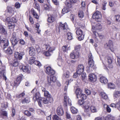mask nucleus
<instances>
[{"label": "nucleus", "instance_id": "obj_1", "mask_svg": "<svg viewBox=\"0 0 120 120\" xmlns=\"http://www.w3.org/2000/svg\"><path fill=\"white\" fill-rule=\"evenodd\" d=\"M60 29L65 32H67V30H69V29L67 23L65 22L63 24L61 22H59L58 24V25L56 26V32L59 33L60 32Z\"/></svg>", "mask_w": 120, "mask_h": 120}, {"label": "nucleus", "instance_id": "obj_2", "mask_svg": "<svg viewBox=\"0 0 120 120\" xmlns=\"http://www.w3.org/2000/svg\"><path fill=\"white\" fill-rule=\"evenodd\" d=\"M6 74L5 66L4 65H1L0 68V77L2 78V77L3 79L5 80H7V78L5 75Z\"/></svg>", "mask_w": 120, "mask_h": 120}, {"label": "nucleus", "instance_id": "obj_3", "mask_svg": "<svg viewBox=\"0 0 120 120\" xmlns=\"http://www.w3.org/2000/svg\"><path fill=\"white\" fill-rule=\"evenodd\" d=\"M101 15L99 12L97 11L92 16V18L95 19L98 22L100 21L101 18Z\"/></svg>", "mask_w": 120, "mask_h": 120}, {"label": "nucleus", "instance_id": "obj_4", "mask_svg": "<svg viewBox=\"0 0 120 120\" xmlns=\"http://www.w3.org/2000/svg\"><path fill=\"white\" fill-rule=\"evenodd\" d=\"M80 55V53L73 51L70 54L71 58L72 59H76L78 58Z\"/></svg>", "mask_w": 120, "mask_h": 120}, {"label": "nucleus", "instance_id": "obj_5", "mask_svg": "<svg viewBox=\"0 0 120 120\" xmlns=\"http://www.w3.org/2000/svg\"><path fill=\"white\" fill-rule=\"evenodd\" d=\"M80 55V53L73 51L70 54L71 58L72 59H76L78 58Z\"/></svg>", "mask_w": 120, "mask_h": 120}, {"label": "nucleus", "instance_id": "obj_6", "mask_svg": "<svg viewBox=\"0 0 120 120\" xmlns=\"http://www.w3.org/2000/svg\"><path fill=\"white\" fill-rule=\"evenodd\" d=\"M88 64L90 67H92L94 65V61L93 60V57L91 53L88 54Z\"/></svg>", "mask_w": 120, "mask_h": 120}, {"label": "nucleus", "instance_id": "obj_7", "mask_svg": "<svg viewBox=\"0 0 120 120\" xmlns=\"http://www.w3.org/2000/svg\"><path fill=\"white\" fill-rule=\"evenodd\" d=\"M47 16V21L49 22L50 23H52L55 21L56 17V15L54 14H48Z\"/></svg>", "mask_w": 120, "mask_h": 120}, {"label": "nucleus", "instance_id": "obj_8", "mask_svg": "<svg viewBox=\"0 0 120 120\" xmlns=\"http://www.w3.org/2000/svg\"><path fill=\"white\" fill-rule=\"evenodd\" d=\"M105 48H109L110 49L112 52H113L114 49L113 48L112 42V41H109L108 43H106L105 45Z\"/></svg>", "mask_w": 120, "mask_h": 120}, {"label": "nucleus", "instance_id": "obj_9", "mask_svg": "<svg viewBox=\"0 0 120 120\" xmlns=\"http://www.w3.org/2000/svg\"><path fill=\"white\" fill-rule=\"evenodd\" d=\"M64 106L65 107L67 106V104L70 106L71 105V99L67 97L66 96L64 97Z\"/></svg>", "mask_w": 120, "mask_h": 120}, {"label": "nucleus", "instance_id": "obj_10", "mask_svg": "<svg viewBox=\"0 0 120 120\" xmlns=\"http://www.w3.org/2000/svg\"><path fill=\"white\" fill-rule=\"evenodd\" d=\"M57 79L56 77L52 75L50 76L49 77L47 76V80L49 85H51V83L52 82H55L56 81Z\"/></svg>", "mask_w": 120, "mask_h": 120}, {"label": "nucleus", "instance_id": "obj_11", "mask_svg": "<svg viewBox=\"0 0 120 120\" xmlns=\"http://www.w3.org/2000/svg\"><path fill=\"white\" fill-rule=\"evenodd\" d=\"M45 72L48 75H53L55 74V72L50 67H48L46 68Z\"/></svg>", "mask_w": 120, "mask_h": 120}, {"label": "nucleus", "instance_id": "obj_12", "mask_svg": "<svg viewBox=\"0 0 120 120\" xmlns=\"http://www.w3.org/2000/svg\"><path fill=\"white\" fill-rule=\"evenodd\" d=\"M89 79L91 82L95 81L97 80L96 76L92 73H90L89 75Z\"/></svg>", "mask_w": 120, "mask_h": 120}, {"label": "nucleus", "instance_id": "obj_13", "mask_svg": "<svg viewBox=\"0 0 120 120\" xmlns=\"http://www.w3.org/2000/svg\"><path fill=\"white\" fill-rule=\"evenodd\" d=\"M84 70V67L82 65H78L77 69V72L79 74H81Z\"/></svg>", "mask_w": 120, "mask_h": 120}, {"label": "nucleus", "instance_id": "obj_14", "mask_svg": "<svg viewBox=\"0 0 120 120\" xmlns=\"http://www.w3.org/2000/svg\"><path fill=\"white\" fill-rule=\"evenodd\" d=\"M56 112L59 116H61L63 115L64 111L62 108L61 106H59L57 108Z\"/></svg>", "mask_w": 120, "mask_h": 120}, {"label": "nucleus", "instance_id": "obj_15", "mask_svg": "<svg viewBox=\"0 0 120 120\" xmlns=\"http://www.w3.org/2000/svg\"><path fill=\"white\" fill-rule=\"evenodd\" d=\"M21 70L23 72L29 73L30 72V69L28 66H23L21 68Z\"/></svg>", "mask_w": 120, "mask_h": 120}, {"label": "nucleus", "instance_id": "obj_16", "mask_svg": "<svg viewBox=\"0 0 120 120\" xmlns=\"http://www.w3.org/2000/svg\"><path fill=\"white\" fill-rule=\"evenodd\" d=\"M24 54V53L23 52H21L19 53H18L17 52H15L14 56L20 60L22 58V56Z\"/></svg>", "mask_w": 120, "mask_h": 120}, {"label": "nucleus", "instance_id": "obj_17", "mask_svg": "<svg viewBox=\"0 0 120 120\" xmlns=\"http://www.w3.org/2000/svg\"><path fill=\"white\" fill-rule=\"evenodd\" d=\"M44 100L43 103L47 104L52 102L53 100L52 98H44Z\"/></svg>", "mask_w": 120, "mask_h": 120}, {"label": "nucleus", "instance_id": "obj_18", "mask_svg": "<svg viewBox=\"0 0 120 120\" xmlns=\"http://www.w3.org/2000/svg\"><path fill=\"white\" fill-rule=\"evenodd\" d=\"M19 39L18 38H11V41L12 44L14 46L16 45L18 42L19 41Z\"/></svg>", "mask_w": 120, "mask_h": 120}, {"label": "nucleus", "instance_id": "obj_19", "mask_svg": "<svg viewBox=\"0 0 120 120\" xmlns=\"http://www.w3.org/2000/svg\"><path fill=\"white\" fill-rule=\"evenodd\" d=\"M29 55L31 56L35 55L36 53V51L35 49L33 47L29 48Z\"/></svg>", "mask_w": 120, "mask_h": 120}, {"label": "nucleus", "instance_id": "obj_20", "mask_svg": "<svg viewBox=\"0 0 120 120\" xmlns=\"http://www.w3.org/2000/svg\"><path fill=\"white\" fill-rule=\"evenodd\" d=\"M92 31L93 32V34L94 35V37L95 39V40H96L97 39L96 38L98 36L100 38H103V36L100 34H99L98 33L96 32L94 30V29H93V27H92Z\"/></svg>", "mask_w": 120, "mask_h": 120}, {"label": "nucleus", "instance_id": "obj_21", "mask_svg": "<svg viewBox=\"0 0 120 120\" xmlns=\"http://www.w3.org/2000/svg\"><path fill=\"white\" fill-rule=\"evenodd\" d=\"M100 82L104 84L107 83L108 82V80L107 78L104 76H101L100 78Z\"/></svg>", "mask_w": 120, "mask_h": 120}, {"label": "nucleus", "instance_id": "obj_22", "mask_svg": "<svg viewBox=\"0 0 120 120\" xmlns=\"http://www.w3.org/2000/svg\"><path fill=\"white\" fill-rule=\"evenodd\" d=\"M40 94L38 92H36L35 93V94L33 98V99L34 101H36L39 98H40Z\"/></svg>", "mask_w": 120, "mask_h": 120}, {"label": "nucleus", "instance_id": "obj_23", "mask_svg": "<svg viewBox=\"0 0 120 120\" xmlns=\"http://www.w3.org/2000/svg\"><path fill=\"white\" fill-rule=\"evenodd\" d=\"M113 97L114 99H117L120 97V91H115L113 94Z\"/></svg>", "mask_w": 120, "mask_h": 120}, {"label": "nucleus", "instance_id": "obj_24", "mask_svg": "<svg viewBox=\"0 0 120 120\" xmlns=\"http://www.w3.org/2000/svg\"><path fill=\"white\" fill-rule=\"evenodd\" d=\"M92 27H93V29L96 31V30H101L102 28V26L100 24L98 23L96 25L95 27L93 26Z\"/></svg>", "mask_w": 120, "mask_h": 120}, {"label": "nucleus", "instance_id": "obj_25", "mask_svg": "<svg viewBox=\"0 0 120 120\" xmlns=\"http://www.w3.org/2000/svg\"><path fill=\"white\" fill-rule=\"evenodd\" d=\"M81 90L79 88L77 89L75 91V93L77 98H79V96L81 94Z\"/></svg>", "mask_w": 120, "mask_h": 120}, {"label": "nucleus", "instance_id": "obj_26", "mask_svg": "<svg viewBox=\"0 0 120 120\" xmlns=\"http://www.w3.org/2000/svg\"><path fill=\"white\" fill-rule=\"evenodd\" d=\"M67 38L68 40H71L73 38V34L70 32L68 33L67 34Z\"/></svg>", "mask_w": 120, "mask_h": 120}, {"label": "nucleus", "instance_id": "obj_27", "mask_svg": "<svg viewBox=\"0 0 120 120\" xmlns=\"http://www.w3.org/2000/svg\"><path fill=\"white\" fill-rule=\"evenodd\" d=\"M30 101V100L29 98L26 97L22 99L21 101V103L23 104L25 103H28Z\"/></svg>", "mask_w": 120, "mask_h": 120}, {"label": "nucleus", "instance_id": "obj_28", "mask_svg": "<svg viewBox=\"0 0 120 120\" xmlns=\"http://www.w3.org/2000/svg\"><path fill=\"white\" fill-rule=\"evenodd\" d=\"M114 117L112 115H109L106 117L105 120H114Z\"/></svg>", "mask_w": 120, "mask_h": 120}, {"label": "nucleus", "instance_id": "obj_29", "mask_svg": "<svg viewBox=\"0 0 120 120\" xmlns=\"http://www.w3.org/2000/svg\"><path fill=\"white\" fill-rule=\"evenodd\" d=\"M81 46L80 45L75 46L74 47V50L73 51L80 53L79 51L81 48Z\"/></svg>", "mask_w": 120, "mask_h": 120}, {"label": "nucleus", "instance_id": "obj_30", "mask_svg": "<svg viewBox=\"0 0 120 120\" xmlns=\"http://www.w3.org/2000/svg\"><path fill=\"white\" fill-rule=\"evenodd\" d=\"M7 9L8 12L11 14V15H13L14 13V11L12 8L10 7H7Z\"/></svg>", "mask_w": 120, "mask_h": 120}, {"label": "nucleus", "instance_id": "obj_31", "mask_svg": "<svg viewBox=\"0 0 120 120\" xmlns=\"http://www.w3.org/2000/svg\"><path fill=\"white\" fill-rule=\"evenodd\" d=\"M20 83L19 82H18L16 80L14 82L11 83L10 85L11 86H17Z\"/></svg>", "mask_w": 120, "mask_h": 120}, {"label": "nucleus", "instance_id": "obj_32", "mask_svg": "<svg viewBox=\"0 0 120 120\" xmlns=\"http://www.w3.org/2000/svg\"><path fill=\"white\" fill-rule=\"evenodd\" d=\"M44 101V98H41L37 100L40 107L42 106V103H43Z\"/></svg>", "mask_w": 120, "mask_h": 120}, {"label": "nucleus", "instance_id": "obj_33", "mask_svg": "<svg viewBox=\"0 0 120 120\" xmlns=\"http://www.w3.org/2000/svg\"><path fill=\"white\" fill-rule=\"evenodd\" d=\"M5 52L7 54H11L12 53V50L10 47H9L7 49L5 50Z\"/></svg>", "mask_w": 120, "mask_h": 120}, {"label": "nucleus", "instance_id": "obj_34", "mask_svg": "<svg viewBox=\"0 0 120 120\" xmlns=\"http://www.w3.org/2000/svg\"><path fill=\"white\" fill-rule=\"evenodd\" d=\"M82 31L79 28H78L76 30V33L77 35H82L83 33Z\"/></svg>", "mask_w": 120, "mask_h": 120}, {"label": "nucleus", "instance_id": "obj_35", "mask_svg": "<svg viewBox=\"0 0 120 120\" xmlns=\"http://www.w3.org/2000/svg\"><path fill=\"white\" fill-rule=\"evenodd\" d=\"M0 32L2 34H6L7 33L5 29L2 26L0 27Z\"/></svg>", "mask_w": 120, "mask_h": 120}, {"label": "nucleus", "instance_id": "obj_36", "mask_svg": "<svg viewBox=\"0 0 120 120\" xmlns=\"http://www.w3.org/2000/svg\"><path fill=\"white\" fill-rule=\"evenodd\" d=\"M31 12L34 17L36 19H38L39 17V16L34 10H32Z\"/></svg>", "mask_w": 120, "mask_h": 120}, {"label": "nucleus", "instance_id": "obj_37", "mask_svg": "<svg viewBox=\"0 0 120 120\" xmlns=\"http://www.w3.org/2000/svg\"><path fill=\"white\" fill-rule=\"evenodd\" d=\"M4 44L3 47V49L4 50V49L6 48L9 45V41L8 40H6V42H4Z\"/></svg>", "mask_w": 120, "mask_h": 120}, {"label": "nucleus", "instance_id": "obj_38", "mask_svg": "<svg viewBox=\"0 0 120 120\" xmlns=\"http://www.w3.org/2000/svg\"><path fill=\"white\" fill-rule=\"evenodd\" d=\"M70 109L72 113L73 114L76 113L78 111L77 109L73 107H71Z\"/></svg>", "mask_w": 120, "mask_h": 120}, {"label": "nucleus", "instance_id": "obj_39", "mask_svg": "<svg viewBox=\"0 0 120 120\" xmlns=\"http://www.w3.org/2000/svg\"><path fill=\"white\" fill-rule=\"evenodd\" d=\"M35 58L34 57L30 58V60L29 61V63L30 64H34L35 60Z\"/></svg>", "mask_w": 120, "mask_h": 120}, {"label": "nucleus", "instance_id": "obj_40", "mask_svg": "<svg viewBox=\"0 0 120 120\" xmlns=\"http://www.w3.org/2000/svg\"><path fill=\"white\" fill-rule=\"evenodd\" d=\"M100 94L103 99H106L108 98V96L105 93L101 92L100 93Z\"/></svg>", "mask_w": 120, "mask_h": 120}, {"label": "nucleus", "instance_id": "obj_41", "mask_svg": "<svg viewBox=\"0 0 120 120\" xmlns=\"http://www.w3.org/2000/svg\"><path fill=\"white\" fill-rule=\"evenodd\" d=\"M72 3H70V1L66 0L65 4L67 5V7L68 8H71L72 6Z\"/></svg>", "mask_w": 120, "mask_h": 120}, {"label": "nucleus", "instance_id": "obj_42", "mask_svg": "<svg viewBox=\"0 0 120 120\" xmlns=\"http://www.w3.org/2000/svg\"><path fill=\"white\" fill-rule=\"evenodd\" d=\"M104 108L106 109L107 111L108 112H110L111 111V109L106 104H104Z\"/></svg>", "mask_w": 120, "mask_h": 120}, {"label": "nucleus", "instance_id": "obj_43", "mask_svg": "<svg viewBox=\"0 0 120 120\" xmlns=\"http://www.w3.org/2000/svg\"><path fill=\"white\" fill-rule=\"evenodd\" d=\"M69 72L68 71H67L64 72L63 75L64 77L68 78L69 77Z\"/></svg>", "mask_w": 120, "mask_h": 120}, {"label": "nucleus", "instance_id": "obj_44", "mask_svg": "<svg viewBox=\"0 0 120 120\" xmlns=\"http://www.w3.org/2000/svg\"><path fill=\"white\" fill-rule=\"evenodd\" d=\"M44 95L45 96L47 97V98H52L50 94H49L48 91H46L44 93Z\"/></svg>", "mask_w": 120, "mask_h": 120}, {"label": "nucleus", "instance_id": "obj_45", "mask_svg": "<svg viewBox=\"0 0 120 120\" xmlns=\"http://www.w3.org/2000/svg\"><path fill=\"white\" fill-rule=\"evenodd\" d=\"M90 110L92 112H97V110L95 106H91L90 107Z\"/></svg>", "mask_w": 120, "mask_h": 120}, {"label": "nucleus", "instance_id": "obj_46", "mask_svg": "<svg viewBox=\"0 0 120 120\" xmlns=\"http://www.w3.org/2000/svg\"><path fill=\"white\" fill-rule=\"evenodd\" d=\"M69 9L67 8H64L62 9V13L64 14L65 13H67L69 12Z\"/></svg>", "mask_w": 120, "mask_h": 120}, {"label": "nucleus", "instance_id": "obj_47", "mask_svg": "<svg viewBox=\"0 0 120 120\" xmlns=\"http://www.w3.org/2000/svg\"><path fill=\"white\" fill-rule=\"evenodd\" d=\"M108 88L110 89H112L114 88L115 87V85L112 83H110L108 85Z\"/></svg>", "mask_w": 120, "mask_h": 120}, {"label": "nucleus", "instance_id": "obj_48", "mask_svg": "<svg viewBox=\"0 0 120 120\" xmlns=\"http://www.w3.org/2000/svg\"><path fill=\"white\" fill-rule=\"evenodd\" d=\"M108 62L109 64H111L112 63L113 58L112 57L108 56L107 57Z\"/></svg>", "mask_w": 120, "mask_h": 120}, {"label": "nucleus", "instance_id": "obj_49", "mask_svg": "<svg viewBox=\"0 0 120 120\" xmlns=\"http://www.w3.org/2000/svg\"><path fill=\"white\" fill-rule=\"evenodd\" d=\"M19 64V62L16 60H14L13 62L12 65L13 66L16 67Z\"/></svg>", "mask_w": 120, "mask_h": 120}, {"label": "nucleus", "instance_id": "obj_50", "mask_svg": "<svg viewBox=\"0 0 120 120\" xmlns=\"http://www.w3.org/2000/svg\"><path fill=\"white\" fill-rule=\"evenodd\" d=\"M25 95L24 91L21 94L16 95V97L17 98H19L23 97Z\"/></svg>", "mask_w": 120, "mask_h": 120}, {"label": "nucleus", "instance_id": "obj_51", "mask_svg": "<svg viewBox=\"0 0 120 120\" xmlns=\"http://www.w3.org/2000/svg\"><path fill=\"white\" fill-rule=\"evenodd\" d=\"M53 120H61L60 118L56 114L53 115Z\"/></svg>", "mask_w": 120, "mask_h": 120}, {"label": "nucleus", "instance_id": "obj_52", "mask_svg": "<svg viewBox=\"0 0 120 120\" xmlns=\"http://www.w3.org/2000/svg\"><path fill=\"white\" fill-rule=\"evenodd\" d=\"M78 15L79 17L81 18H82L84 16L83 11H79V12Z\"/></svg>", "mask_w": 120, "mask_h": 120}, {"label": "nucleus", "instance_id": "obj_53", "mask_svg": "<svg viewBox=\"0 0 120 120\" xmlns=\"http://www.w3.org/2000/svg\"><path fill=\"white\" fill-rule=\"evenodd\" d=\"M25 115L28 116H30L31 115V114L30 112L28 110H25L24 112Z\"/></svg>", "mask_w": 120, "mask_h": 120}, {"label": "nucleus", "instance_id": "obj_54", "mask_svg": "<svg viewBox=\"0 0 120 120\" xmlns=\"http://www.w3.org/2000/svg\"><path fill=\"white\" fill-rule=\"evenodd\" d=\"M107 2L105 1L104 2L103 4H102V6L101 7L102 9L104 10H106V6Z\"/></svg>", "mask_w": 120, "mask_h": 120}, {"label": "nucleus", "instance_id": "obj_55", "mask_svg": "<svg viewBox=\"0 0 120 120\" xmlns=\"http://www.w3.org/2000/svg\"><path fill=\"white\" fill-rule=\"evenodd\" d=\"M21 6V4L19 2H16L15 4V7L16 9H19Z\"/></svg>", "mask_w": 120, "mask_h": 120}, {"label": "nucleus", "instance_id": "obj_56", "mask_svg": "<svg viewBox=\"0 0 120 120\" xmlns=\"http://www.w3.org/2000/svg\"><path fill=\"white\" fill-rule=\"evenodd\" d=\"M80 97L81 98L83 99V100L86 99V96L84 94H81L79 96V98Z\"/></svg>", "mask_w": 120, "mask_h": 120}, {"label": "nucleus", "instance_id": "obj_57", "mask_svg": "<svg viewBox=\"0 0 120 120\" xmlns=\"http://www.w3.org/2000/svg\"><path fill=\"white\" fill-rule=\"evenodd\" d=\"M22 75H20L18 76L16 80L19 82L20 83L22 78Z\"/></svg>", "mask_w": 120, "mask_h": 120}, {"label": "nucleus", "instance_id": "obj_58", "mask_svg": "<svg viewBox=\"0 0 120 120\" xmlns=\"http://www.w3.org/2000/svg\"><path fill=\"white\" fill-rule=\"evenodd\" d=\"M6 40H8L7 39H6L5 38H4L2 36L0 37V40L1 42L4 43L6 42Z\"/></svg>", "mask_w": 120, "mask_h": 120}, {"label": "nucleus", "instance_id": "obj_59", "mask_svg": "<svg viewBox=\"0 0 120 120\" xmlns=\"http://www.w3.org/2000/svg\"><path fill=\"white\" fill-rule=\"evenodd\" d=\"M34 7L36 9H37L38 11H40V6L38 4L36 3L35 4H34Z\"/></svg>", "mask_w": 120, "mask_h": 120}, {"label": "nucleus", "instance_id": "obj_60", "mask_svg": "<svg viewBox=\"0 0 120 120\" xmlns=\"http://www.w3.org/2000/svg\"><path fill=\"white\" fill-rule=\"evenodd\" d=\"M83 100H79L78 102V104L80 105H82L84 102Z\"/></svg>", "mask_w": 120, "mask_h": 120}, {"label": "nucleus", "instance_id": "obj_61", "mask_svg": "<svg viewBox=\"0 0 120 120\" xmlns=\"http://www.w3.org/2000/svg\"><path fill=\"white\" fill-rule=\"evenodd\" d=\"M89 102H84L82 105H83L84 108H86L87 107H88L89 106Z\"/></svg>", "mask_w": 120, "mask_h": 120}, {"label": "nucleus", "instance_id": "obj_62", "mask_svg": "<svg viewBox=\"0 0 120 120\" xmlns=\"http://www.w3.org/2000/svg\"><path fill=\"white\" fill-rule=\"evenodd\" d=\"M85 92L87 95H90L91 94L90 91L87 89H85Z\"/></svg>", "mask_w": 120, "mask_h": 120}, {"label": "nucleus", "instance_id": "obj_63", "mask_svg": "<svg viewBox=\"0 0 120 120\" xmlns=\"http://www.w3.org/2000/svg\"><path fill=\"white\" fill-rule=\"evenodd\" d=\"M84 37V35L83 34L81 35L78 38V39L79 40L81 41L83 39Z\"/></svg>", "mask_w": 120, "mask_h": 120}, {"label": "nucleus", "instance_id": "obj_64", "mask_svg": "<svg viewBox=\"0 0 120 120\" xmlns=\"http://www.w3.org/2000/svg\"><path fill=\"white\" fill-rule=\"evenodd\" d=\"M116 20L117 22L120 21V15H117L116 16Z\"/></svg>", "mask_w": 120, "mask_h": 120}]
</instances>
